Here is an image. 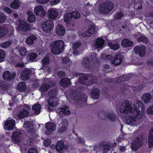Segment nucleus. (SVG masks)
I'll list each match as a JSON object with an SVG mask.
<instances>
[{"instance_id":"obj_5","label":"nucleus","mask_w":153,"mask_h":153,"mask_svg":"<svg viewBox=\"0 0 153 153\" xmlns=\"http://www.w3.org/2000/svg\"><path fill=\"white\" fill-rule=\"evenodd\" d=\"M145 137L144 135H140L135 138L131 146L132 150L136 151L143 145V141L144 140Z\"/></svg>"},{"instance_id":"obj_53","label":"nucleus","mask_w":153,"mask_h":153,"mask_svg":"<svg viewBox=\"0 0 153 153\" xmlns=\"http://www.w3.org/2000/svg\"><path fill=\"white\" fill-rule=\"evenodd\" d=\"M146 113L149 114H153V105L149 106L146 111Z\"/></svg>"},{"instance_id":"obj_32","label":"nucleus","mask_w":153,"mask_h":153,"mask_svg":"<svg viewBox=\"0 0 153 153\" xmlns=\"http://www.w3.org/2000/svg\"><path fill=\"white\" fill-rule=\"evenodd\" d=\"M105 41L102 38H98L96 42V46L97 48H100L103 47Z\"/></svg>"},{"instance_id":"obj_51","label":"nucleus","mask_w":153,"mask_h":153,"mask_svg":"<svg viewBox=\"0 0 153 153\" xmlns=\"http://www.w3.org/2000/svg\"><path fill=\"white\" fill-rule=\"evenodd\" d=\"M6 16L3 13H0V24L3 23L6 19Z\"/></svg>"},{"instance_id":"obj_37","label":"nucleus","mask_w":153,"mask_h":153,"mask_svg":"<svg viewBox=\"0 0 153 153\" xmlns=\"http://www.w3.org/2000/svg\"><path fill=\"white\" fill-rule=\"evenodd\" d=\"M20 2L18 0H15L10 4V6L12 8L17 9L19 6Z\"/></svg>"},{"instance_id":"obj_13","label":"nucleus","mask_w":153,"mask_h":153,"mask_svg":"<svg viewBox=\"0 0 153 153\" xmlns=\"http://www.w3.org/2000/svg\"><path fill=\"white\" fill-rule=\"evenodd\" d=\"M11 138L14 143H20L22 139V133L19 131H16L13 133Z\"/></svg>"},{"instance_id":"obj_11","label":"nucleus","mask_w":153,"mask_h":153,"mask_svg":"<svg viewBox=\"0 0 153 153\" xmlns=\"http://www.w3.org/2000/svg\"><path fill=\"white\" fill-rule=\"evenodd\" d=\"M16 76V73L14 72L11 74L9 71H4L3 74V79L7 81H10L13 79Z\"/></svg>"},{"instance_id":"obj_41","label":"nucleus","mask_w":153,"mask_h":153,"mask_svg":"<svg viewBox=\"0 0 153 153\" xmlns=\"http://www.w3.org/2000/svg\"><path fill=\"white\" fill-rule=\"evenodd\" d=\"M108 45L111 49L114 50H116L118 49L120 47L119 45L118 44H113L111 42H109Z\"/></svg>"},{"instance_id":"obj_56","label":"nucleus","mask_w":153,"mask_h":153,"mask_svg":"<svg viewBox=\"0 0 153 153\" xmlns=\"http://www.w3.org/2000/svg\"><path fill=\"white\" fill-rule=\"evenodd\" d=\"M51 140L50 139H46L44 141V144L45 146L47 147L49 146L51 144Z\"/></svg>"},{"instance_id":"obj_57","label":"nucleus","mask_w":153,"mask_h":153,"mask_svg":"<svg viewBox=\"0 0 153 153\" xmlns=\"http://www.w3.org/2000/svg\"><path fill=\"white\" fill-rule=\"evenodd\" d=\"M7 89V86L4 83L1 82L0 84V89L5 90Z\"/></svg>"},{"instance_id":"obj_18","label":"nucleus","mask_w":153,"mask_h":153,"mask_svg":"<svg viewBox=\"0 0 153 153\" xmlns=\"http://www.w3.org/2000/svg\"><path fill=\"white\" fill-rule=\"evenodd\" d=\"M58 12L54 10L50 9L48 12V17L50 19H56L58 15Z\"/></svg>"},{"instance_id":"obj_4","label":"nucleus","mask_w":153,"mask_h":153,"mask_svg":"<svg viewBox=\"0 0 153 153\" xmlns=\"http://www.w3.org/2000/svg\"><path fill=\"white\" fill-rule=\"evenodd\" d=\"M114 7V4L111 2H103L99 5V11L102 14H107L113 10Z\"/></svg>"},{"instance_id":"obj_43","label":"nucleus","mask_w":153,"mask_h":153,"mask_svg":"<svg viewBox=\"0 0 153 153\" xmlns=\"http://www.w3.org/2000/svg\"><path fill=\"white\" fill-rule=\"evenodd\" d=\"M37 56V54L35 53H30L28 56L29 60L31 62H33Z\"/></svg>"},{"instance_id":"obj_44","label":"nucleus","mask_w":153,"mask_h":153,"mask_svg":"<svg viewBox=\"0 0 153 153\" xmlns=\"http://www.w3.org/2000/svg\"><path fill=\"white\" fill-rule=\"evenodd\" d=\"M20 55L22 56H25L27 54L26 49L25 47H22L19 51Z\"/></svg>"},{"instance_id":"obj_27","label":"nucleus","mask_w":153,"mask_h":153,"mask_svg":"<svg viewBox=\"0 0 153 153\" xmlns=\"http://www.w3.org/2000/svg\"><path fill=\"white\" fill-rule=\"evenodd\" d=\"M90 61L88 57H84L83 58L82 64L83 67L86 68H90Z\"/></svg>"},{"instance_id":"obj_47","label":"nucleus","mask_w":153,"mask_h":153,"mask_svg":"<svg viewBox=\"0 0 153 153\" xmlns=\"http://www.w3.org/2000/svg\"><path fill=\"white\" fill-rule=\"evenodd\" d=\"M5 56V53L4 50L0 49V63L2 62Z\"/></svg>"},{"instance_id":"obj_17","label":"nucleus","mask_w":153,"mask_h":153,"mask_svg":"<svg viewBox=\"0 0 153 153\" xmlns=\"http://www.w3.org/2000/svg\"><path fill=\"white\" fill-rule=\"evenodd\" d=\"M30 71L27 68H26L23 70L21 72L20 77L21 79L24 81L28 80L30 78L29 74Z\"/></svg>"},{"instance_id":"obj_9","label":"nucleus","mask_w":153,"mask_h":153,"mask_svg":"<svg viewBox=\"0 0 153 153\" xmlns=\"http://www.w3.org/2000/svg\"><path fill=\"white\" fill-rule=\"evenodd\" d=\"M146 47L144 45L137 46L134 47V51L135 53L139 54L140 56L143 57L146 54Z\"/></svg>"},{"instance_id":"obj_33","label":"nucleus","mask_w":153,"mask_h":153,"mask_svg":"<svg viewBox=\"0 0 153 153\" xmlns=\"http://www.w3.org/2000/svg\"><path fill=\"white\" fill-rule=\"evenodd\" d=\"M27 13L29 15L27 18L28 21L30 23L33 22L35 20V16L33 13L30 11H27Z\"/></svg>"},{"instance_id":"obj_45","label":"nucleus","mask_w":153,"mask_h":153,"mask_svg":"<svg viewBox=\"0 0 153 153\" xmlns=\"http://www.w3.org/2000/svg\"><path fill=\"white\" fill-rule=\"evenodd\" d=\"M72 18L78 19L80 17V13L77 11H74L71 13Z\"/></svg>"},{"instance_id":"obj_46","label":"nucleus","mask_w":153,"mask_h":153,"mask_svg":"<svg viewBox=\"0 0 153 153\" xmlns=\"http://www.w3.org/2000/svg\"><path fill=\"white\" fill-rule=\"evenodd\" d=\"M68 127V125H63L59 127L58 132L60 133H62L66 131Z\"/></svg>"},{"instance_id":"obj_48","label":"nucleus","mask_w":153,"mask_h":153,"mask_svg":"<svg viewBox=\"0 0 153 153\" xmlns=\"http://www.w3.org/2000/svg\"><path fill=\"white\" fill-rule=\"evenodd\" d=\"M11 42L10 41H6L0 44L1 47L3 48H7L10 46Z\"/></svg>"},{"instance_id":"obj_35","label":"nucleus","mask_w":153,"mask_h":153,"mask_svg":"<svg viewBox=\"0 0 153 153\" xmlns=\"http://www.w3.org/2000/svg\"><path fill=\"white\" fill-rule=\"evenodd\" d=\"M8 32V30L7 28L0 26V38L4 36Z\"/></svg>"},{"instance_id":"obj_64","label":"nucleus","mask_w":153,"mask_h":153,"mask_svg":"<svg viewBox=\"0 0 153 153\" xmlns=\"http://www.w3.org/2000/svg\"><path fill=\"white\" fill-rule=\"evenodd\" d=\"M57 76H65V73L63 71H59L57 73Z\"/></svg>"},{"instance_id":"obj_26","label":"nucleus","mask_w":153,"mask_h":153,"mask_svg":"<svg viewBox=\"0 0 153 153\" xmlns=\"http://www.w3.org/2000/svg\"><path fill=\"white\" fill-rule=\"evenodd\" d=\"M29 114V112L27 110L22 109L20 111L19 114L17 115V116L20 119L23 118L28 117Z\"/></svg>"},{"instance_id":"obj_60","label":"nucleus","mask_w":153,"mask_h":153,"mask_svg":"<svg viewBox=\"0 0 153 153\" xmlns=\"http://www.w3.org/2000/svg\"><path fill=\"white\" fill-rule=\"evenodd\" d=\"M123 78V82H125L129 80L130 78V75H123L121 76Z\"/></svg>"},{"instance_id":"obj_22","label":"nucleus","mask_w":153,"mask_h":153,"mask_svg":"<svg viewBox=\"0 0 153 153\" xmlns=\"http://www.w3.org/2000/svg\"><path fill=\"white\" fill-rule=\"evenodd\" d=\"M100 94V90L98 88H94L91 91V96L94 99H98Z\"/></svg>"},{"instance_id":"obj_62","label":"nucleus","mask_w":153,"mask_h":153,"mask_svg":"<svg viewBox=\"0 0 153 153\" xmlns=\"http://www.w3.org/2000/svg\"><path fill=\"white\" fill-rule=\"evenodd\" d=\"M143 85H140L138 86L135 87V89L138 91H141L143 88Z\"/></svg>"},{"instance_id":"obj_23","label":"nucleus","mask_w":153,"mask_h":153,"mask_svg":"<svg viewBox=\"0 0 153 153\" xmlns=\"http://www.w3.org/2000/svg\"><path fill=\"white\" fill-rule=\"evenodd\" d=\"M71 83L70 80L68 78L62 79L59 82L61 86L63 87H68L70 85Z\"/></svg>"},{"instance_id":"obj_49","label":"nucleus","mask_w":153,"mask_h":153,"mask_svg":"<svg viewBox=\"0 0 153 153\" xmlns=\"http://www.w3.org/2000/svg\"><path fill=\"white\" fill-rule=\"evenodd\" d=\"M4 124H16V121L15 120L8 118L6 120Z\"/></svg>"},{"instance_id":"obj_31","label":"nucleus","mask_w":153,"mask_h":153,"mask_svg":"<svg viewBox=\"0 0 153 153\" xmlns=\"http://www.w3.org/2000/svg\"><path fill=\"white\" fill-rule=\"evenodd\" d=\"M36 37L34 35H31L28 37L26 40V43L28 45H31L34 43V41L36 39Z\"/></svg>"},{"instance_id":"obj_28","label":"nucleus","mask_w":153,"mask_h":153,"mask_svg":"<svg viewBox=\"0 0 153 153\" xmlns=\"http://www.w3.org/2000/svg\"><path fill=\"white\" fill-rule=\"evenodd\" d=\"M17 88L19 91L23 92L26 89V84L23 82H19L17 85Z\"/></svg>"},{"instance_id":"obj_55","label":"nucleus","mask_w":153,"mask_h":153,"mask_svg":"<svg viewBox=\"0 0 153 153\" xmlns=\"http://www.w3.org/2000/svg\"><path fill=\"white\" fill-rule=\"evenodd\" d=\"M123 16V14L122 12L116 13L114 16L115 19H119L122 18Z\"/></svg>"},{"instance_id":"obj_7","label":"nucleus","mask_w":153,"mask_h":153,"mask_svg":"<svg viewBox=\"0 0 153 153\" xmlns=\"http://www.w3.org/2000/svg\"><path fill=\"white\" fill-rule=\"evenodd\" d=\"M54 26L53 21L51 20H47L44 22L42 25L43 31L46 33H49L53 29Z\"/></svg>"},{"instance_id":"obj_2","label":"nucleus","mask_w":153,"mask_h":153,"mask_svg":"<svg viewBox=\"0 0 153 153\" xmlns=\"http://www.w3.org/2000/svg\"><path fill=\"white\" fill-rule=\"evenodd\" d=\"M70 95L72 98L76 100L79 105H84L87 103V99L85 97V95L79 92L76 89L74 90L71 89Z\"/></svg>"},{"instance_id":"obj_14","label":"nucleus","mask_w":153,"mask_h":153,"mask_svg":"<svg viewBox=\"0 0 153 153\" xmlns=\"http://www.w3.org/2000/svg\"><path fill=\"white\" fill-rule=\"evenodd\" d=\"M17 30H22L25 32L27 31L30 30V26L27 23L23 22L18 25Z\"/></svg>"},{"instance_id":"obj_38","label":"nucleus","mask_w":153,"mask_h":153,"mask_svg":"<svg viewBox=\"0 0 153 153\" xmlns=\"http://www.w3.org/2000/svg\"><path fill=\"white\" fill-rule=\"evenodd\" d=\"M101 58L103 60H110L112 59V56L111 55H107L105 53H102L101 54Z\"/></svg>"},{"instance_id":"obj_54","label":"nucleus","mask_w":153,"mask_h":153,"mask_svg":"<svg viewBox=\"0 0 153 153\" xmlns=\"http://www.w3.org/2000/svg\"><path fill=\"white\" fill-rule=\"evenodd\" d=\"M70 59L68 57H65L62 58V62L63 64H66L68 63L70 61Z\"/></svg>"},{"instance_id":"obj_59","label":"nucleus","mask_w":153,"mask_h":153,"mask_svg":"<svg viewBox=\"0 0 153 153\" xmlns=\"http://www.w3.org/2000/svg\"><path fill=\"white\" fill-rule=\"evenodd\" d=\"M115 80L116 82L117 83H120L123 82V78L121 76L116 78Z\"/></svg>"},{"instance_id":"obj_1","label":"nucleus","mask_w":153,"mask_h":153,"mask_svg":"<svg viewBox=\"0 0 153 153\" xmlns=\"http://www.w3.org/2000/svg\"><path fill=\"white\" fill-rule=\"evenodd\" d=\"M132 102L128 100H126L119 107L120 113L124 114H126L130 112H132ZM133 112L136 114V117L140 119L143 117L145 111L144 105L141 101H138L136 103L133 105Z\"/></svg>"},{"instance_id":"obj_10","label":"nucleus","mask_w":153,"mask_h":153,"mask_svg":"<svg viewBox=\"0 0 153 153\" xmlns=\"http://www.w3.org/2000/svg\"><path fill=\"white\" fill-rule=\"evenodd\" d=\"M52 148H55L56 150L60 152H62L63 149H66L68 147L66 145H64V142L62 141H58L56 144V146H51Z\"/></svg>"},{"instance_id":"obj_30","label":"nucleus","mask_w":153,"mask_h":153,"mask_svg":"<svg viewBox=\"0 0 153 153\" xmlns=\"http://www.w3.org/2000/svg\"><path fill=\"white\" fill-rule=\"evenodd\" d=\"M148 143L149 148L153 146V127L151 129L149 134Z\"/></svg>"},{"instance_id":"obj_16","label":"nucleus","mask_w":153,"mask_h":153,"mask_svg":"<svg viewBox=\"0 0 153 153\" xmlns=\"http://www.w3.org/2000/svg\"><path fill=\"white\" fill-rule=\"evenodd\" d=\"M102 113H103V115L105 118L111 122L115 121L118 118L116 115L113 112L105 113V112H102Z\"/></svg>"},{"instance_id":"obj_34","label":"nucleus","mask_w":153,"mask_h":153,"mask_svg":"<svg viewBox=\"0 0 153 153\" xmlns=\"http://www.w3.org/2000/svg\"><path fill=\"white\" fill-rule=\"evenodd\" d=\"M40 108L41 105L38 103L33 105L32 107V109L34 111L35 113L37 114L40 113Z\"/></svg>"},{"instance_id":"obj_24","label":"nucleus","mask_w":153,"mask_h":153,"mask_svg":"<svg viewBox=\"0 0 153 153\" xmlns=\"http://www.w3.org/2000/svg\"><path fill=\"white\" fill-rule=\"evenodd\" d=\"M55 125H45V127L47 130L45 131V134L48 135L51 134L55 130Z\"/></svg>"},{"instance_id":"obj_21","label":"nucleus","mask_w":153,"mask_h":153,"mask_svg":"<svg viewBox=\"0 0 153 153\" xmlns=\"http://www.w3.org/2000/svg\"><path fill=\"white\" fill-rule=\"evenodd\" d=\"M65 32V30L64 26L58 24L56 29V33L59 36H63Z\"/></svg>"},{"instance_id":"obj_58","label":"nucleus","mask_w":153,"mask_h":153,"mask_svg":"<svg viewBox=\"0 0 153 153\" xmlns=\"http://www.w3.org/2000/svg\"><path fill=\"white\" fill-rule=\"evenodd\" d=\"M28 153H38V152L36 149L32 148L29 150Z\"/></svg>"},{"instance_id":"obj_3","label":"nucleus","mask_w":153,"mask_h":153,"mask_svg":"<svg viewBox=\"0 0 153 153\" xmlns=\"http://www.w3.org/2000/svg\"><path fill=\"white\" fill-rule=\"evenodd\" d=\"M64 43L63 41L59 40L52 42L50 45L51 52L57 55L60 53L64 49Z\"/></svg>"},{"instance_id":"obj_39","label":"nucleus","mask_w":153,"mask_h":153,"mask_svg":"<svg viewBox=\"0 0 153 153\" xmlns=\"http://www.w3.org/2000/svg\"><path fill=\"white\" fill-rule=\"evenodd\" d=\"M42 66L43 67H45L49 64L50 62V59L48 57L45 56L42 60Z\"/></svg>"},{"instance_id":"obj_40","label":"nucleus","mask_w":153,"mask_h":153,"mask_svg":"<svg viewBox=\"0 0 153 153\" xmlns=\"http://www.w3.org/2000/svg\"><path fill=\"white\" fill-rule=\"evenodd\" d=\"M95 30V27L92 25H90L89 26L88 29L87 30L88 32V36H91L94 33Z\"/></svg>"},{"instance_id":"obj_52","label":"nucleus","mask_w":153,"mask_h":153,"mask_svg":"<svg viewBox=\"0 0 153 153\" xmlns=\"http://www.w3.org/2000/svg\"><path fill=\"white\" fill-rule=\"evenodd\" d=\"M120 88L119 91L120 93L121 94H124V92L127 88V86L125 84H123L120 86Z\"/></svg>"},{"instance_id":"obj_50","label":"nucleus","mask_w":153,"mask_h":153,"mask_svg":"<svg viewBox=\"0 0 153 153\" xmlns=\"http://www.w3.org/2000/svg\"><path fill=\"white\" fill-rule=\"evenodd\" d=\"M14 125H4V129L7 131H10L13 130L14 128Z\"/></svg>"},{"instance_id":"obj_6","label":"nucleus","mask_w":153,"mask_h":153,"mask_svg":"<svg viewBox=\"0 0 153 153\" xmlns=\"http://www.w3.org/2000/svg\"><path fill=\"white\" fill-rule=\"evenodd\" d=\"M102 147L103 148L102 153H106L111 148L110 143L105 141L101 142L98 144H96L94 146V151H95L98 149Z\"/></svg>"},{"instance_id":"obj_61","label":"nucleus","mask_w":153,"mask_h":153,"mask_svg":"<svg viewBox=\"0 0 153 153\" xmlns=\"http://www.w3.org/2000/svg\"><path fill=\"white\" fill-rule=\"evenodd\" d=\"M60 0H52L50 1V4L51 5H55L59 3Z\"/></svg>"},{"instance_id":"obj_8","label":"nucleus","mask_w":153,"mask_h":153,"mask_svg":"<svg viewBox=\"0 0 153 153\" xmlns=\"http://www.w3.org/2000/svg\"><path fill=\"white\" fill-rule=\"evenodd\" d=\"M56 112L61 116L68 115L71 114L69 107L66 105H63L62 107L58 108L56 110Z\"/></svg>"},{"instance_id":"obj_15","label":"nucleus","mask_w":153,"mask_h":153,"mask_svg":"<svg viewBox=\"0 0 153 153\" xmlns=\"http://www.w3.org/2000/svg\"><path fill=\"white\" fill-rule=\"evenodd\" d=\"M123 57V56L120 54H116L112 61V63L115 66L120 64L122 62Z\"/></svg>"},{"instance_id":"obj_12","label":"nucleus","mask_w":153,"mask_h":153,"mask_svg":"<svg viewBox=\"0 0 153 153\" xmlns=\"http://www.w3.org/2000/svg\"><path fill=\"white\" fill-rule=\"evenodd\" d=\"M34 12L36 16L41 17L45 16L46 14V11L44 10L43 7L41 6H38L35 7Z\"/></svg>"},{"instance_id":"obj_19","label":"nucleus","mask_w":153,"mask_h":153,"mask_svg":"<svg viewBox=\"0 0 153 153\" xmlns=\"http://www.w3.org/2000/svg\"><path fill=\"white\" fill-rule=\"evenodd\" d=\"M48 104L51 106L54 107L59 103L58 99L57 97H53L49 98L47 101Z\"/></svg>"},{"instance_id":"obj_63","label":"nucleus","mask_w":153,"mask_h":153,"mask_svg":"<svg viewBox=\"0 0 153 153\" xmlns=\"http://www.w3.org/2000/svg\"><path fill=\"white\" fill-rule=\"evenodd\" d=\"M33 140L32 138H28L27 139L26 143L27 145H31L33 144Z\"/></svg>"},{"instance_id":"obj_29","label":"nucleus","mask_w":153,"mask_h":153,"mask_svg":"<svg viewBox=\"0 0 153 153\" xmlns=\"http://www.w3.org/2000/svg\"><path fill=\"white\" fill-rule=\"evenodd\" d=\"M151 97V94L149 93H146L143 94L141 97V100L145 103H146L149 102Z\"/></svg>"},{"instance_id":"obj_20","label":"nucleus","mask_w":153,"mask_h":153,"mask_svg":"<svg viewBox=\"0 0 153 153\" xmlns=\"http://www.w3.org/2000/svg\"><path fill=\"white\" fill-rule=\"evenodd\" d=\"M50 88L51 85H50L44 82L42 83L38 90L41 92L45 93L48 91Z\"/></svg>"},{"instance_id":"obj_25","label":"nucleus","mask_w":153,"mask_h":153,"mask_svg":"<svg viewBox=\"0 0 153 153\" xmlns=\"http://www.w3.org/2000/svg\"><path fill=\"white\" fill-rule=\"evenodd\" d=\"M133 44V43L132 41L129 40L126 38L123 39L121 42V45L124 48L131 47Z\"/></svg>"},{"instance_id":"obj_36","label":"nucleus","mask_w":153,"mask_h":153,"mask_svg":"<svg viewBox=\"0 0 153 153\" xmlns=\"http://www.w3.org/2000/svg\"><path fill=\"white\" fill-rule=\"evenodd\" d=\"M23 127L25 128V130L27 132H29L31 134L34 132V129L33 125H24Z\"/></svg>"},{"instance_id":"obj_42","label":"nucleus","mask_w":153,"mask_h":153,"mask_svg":"<svg viewBox=\"0 0 153 153\" xmlns=\"http://www.w3.org/2000/svg\"><path fill=\"white\" fill-rule=\"evenodd\" d=\"M137 40L138 42H142L145 43H146L148 42V40L146 37L144 35L139 37Z\"/></svg>"}]
</instances>
